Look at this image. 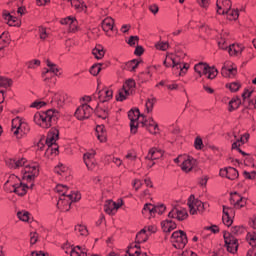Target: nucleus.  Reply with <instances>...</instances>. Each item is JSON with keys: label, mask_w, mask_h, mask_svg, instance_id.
Returning <instances> with one entry per match:
<instances>
[{"label": "nucleus", "mask_w": 256, "mask_h": 256, "mask_svg": "<svg viewBox=\"0 0 256 256\" xmlns=\"http://www.w3.org/2000/svg\"><path fill=\"white\" fill-rule=\"evenodd\" d=\"M100 72H101V64H94L90 68L91 75L97 76V75H99Z\"/></svg>", "instance_id": "obj_54"}, {"label": "nucleus", "mask_w": 256, "mask_h": 256, "mask_svg": "<svg viewBox=\"0 0 256 256\" xmlns=\"http://www.w3.org/2000/svg\"><path fill=\"white\" fill-rule=\"evenodd\" d=\"M9 45V34L3 32L0 36V49H4V47H7Z\"/></svg>", "instance_id": "obj_41"}, {"label": "nucleus", "mask_w": 256, "mask_h": 256, "mask_svg": "<svg viewBox=\"0 0 256 256\" xmlns=\"http://www.w3.org/2000/svg\"><path fill=\"white\" fill-rule=\"evenodd\" d=\"M54 173L57 175H60L62 179H68L69 178V167L65 166L62 163H59L55 168H54Z\"/></svg>", "instance_id": "obj_29"}, {"label": "nucleus", "mask_w": 256, "mask_h": 256, "mask_svg": "<svg viewBox=\"0 0 256 256\" xmlns=\"http://www.w3.org/2000/svg\"><path fill=\"white\" fill-rule=\"evenodd\" d=\"M57 139H59V129L52 128L46 138L40 139L37 144V148L40 151H43L44 147L46 148L45 155L49 157V155H57L59 153V147H57Z\"/></svg>", "instance_id": "obj_3"}, {"label": "nucleus", "mask_w": 256, "mask_h": 256, "mask_svg": "<svg viewBox=\"0 0 256 256\" xmlns=\"http://www.w3.org/2000/svg\"><path fill=\"white\" fill-rule=\"evenodd\" d=\"M28 69H37L39 65H41V61L39 60H32L26 63Z\"/></svg>", "instance_id": "obj_55"}, {"label": "nucleus", "mask_w": 256, "mask_h": 256, "mask_svg": "<svg viewBox=\"0 0 256 256\" xmlns=\"http://www.w3.org/2000/svg\"><path fill=\"white\" fill-rule=\"evenodd\" d=\"M194 147L195 149H203V139L201 137H196Z\"/></svg>", "instance_id": "obj_60"}, {"label": "nucleus", "mask_w": 256, "mask_h": 256, "mask_svg": "<svg viewBox=\"0 0 256 256\" xmlns=\"http://www.w3.org/2000/svg\"><path fill=\"white\" fill-rule=\"evenodd\" d=\"M235 212L233 209L223 206V216H222V221L226 227H231L233 225V215Z\"/></svg>", "instance_id": "obj_24"}, {"label": "nucleus", "mask_w": 256, "mask_h": 256, "mask_svg": "<svg viewBox=\"0 0 256 256\" xmlns=\"http://www.w3.org/2000/svg\"><path fill=\"white\" fill-rule=\"evenodd\" d=\"M54 191L58 194L57 208L60 211H69L71 209V203L81 199L79 192H74L66 185L58 184Z\"/></svg>", "instance_id": "obj_2"}, {"label": "nucleus", "mask_w": 256, "mask_h": 256, "mask_svg": "<svg viewBox=\"0 0 256 256\" xmlns=\"http://www.w3.org/2000/svg\"><path fill=\"white\" fill-rule=\"evenodd\" d=\"M46 65L48 69L45 72H43L42 77L44 81L48 84L49 79L51 77V73H53V75H61V70L59 69V67H57L56 64H53L49 60L46 61Z\"/></svg>", "instance_id": "obj_18"}, {"label": "nucleus", "mask_w": 256, "mask_h": 256, "mask_svg": "<svg viewBox=\"0 0 256 256\" xmlns=\"http://www.w3.org/2000/svg\"><path fill=\"white\" fill-rule=\"evenodd\" d=\"M194 71L199 77H207V79H215L218 75V71L215 67H210L207 63L200 62L194 66Z\"/></svg>", "instance_id": "obj_9"}, {"label": "nucleus", "mask_w": 256, "mask_h": 256, "mask_svg": "<svg viewBox=\"0 0 256 256\" xmlns=\"http://www.w3.org/2000/svg\"><path fill=\"white\" fill-rule=\"evenodd\" d=\"M128 65L131 68L130 71H135V69H137V67H139V61L132 60Z\"/></svg>", "instance_id": "obj_64"}, {"label": "nucleus", "mask_w": 256, "mask_h": 256, "mask_svg": "<svg viewBox=\"0 0 256 256\" xmlns=\"http://www.w3.org/2000/svg\"><path fill=\"white\" fill-rule=\"evenodd\" d=\"M226 87L230 89L232 93H236L239 89H241V84L239 82H232L230 84H227Z\"/></svg>", "instance_id": "obj_50"}, {"label": "nucleus", "mask_w": 256, "mask_h": 256, "mask_svg": "<svg viewBox=\"0 0 256 256\" xmlns=\"http://www.w3.org/2000/svg\"><path fill=\"white\" fill-rule=\"evenodd\" d=\"M231 233L232 235H241L245 233V228H243L242 226H234L231 229Z\"/></svg>", "instance_id": "obj_52"}, {"label": "nucleus", "mask_w": 256, "mask_h": 256, "mask_svg": "<svg viewBox=\"0 0 256 256\" xmlns=\"http://www.w3.org/2000/svg\"><path fill=\"white\" fill-rule=\"evenodd\" d=\"M154 209L155 206H153V204H145L143 209H142V215H144V217H148L151 218L154 215Z\"/></svg>", "instance_id": "obj_37"}, {"label": "nucleus", "mask_w": 256, "mask_h": 256, "mask_svg": "<svg viewBox=\"0 0 256 256\" xmlns=\"http://www.w3.org/2000/svg\"><path fill=\"white\" fill-rule=\"evenodd\" d=\"M71 7H74V9L81 13L83 11H87V5H85V2L83 0H70Z\"/></svg>", "instance_id": "obj_31"}, {"label": "nucleus", "mask_w": 256, "mask_h": 256, "mask_svg": "<svg viewBox=\"0 0 256 256\" xmlns=\"http://www.w3.org/2000/svg\"><path fill=\"white\" fill-rule=\"evenodd\" d=\"M45 105H47V103H45V101L36 100L31 104V107H33L35 109H41V107H45Z\"/></svg>", "instance_id": "obj_58"}, {"label": "nucleus", "mask_w": 256, "mask_h": 256, "mask_svg": "<svg viewBox=\"0 0 256 256\" xmlns=\"http://www.w3.org/2000/svg\"><path fill=\"white\" fill-rule=\"evenodd\" d=\"M11 131L17 139H21L24 135H27V133H29V124L23 121V119L16 117L12 120Z\"/></svg>", "instance_id": "obj_8"}, {"label": "nucleus", "mask_w": 256, "mask_h": 256, "mask_svg": "<svg viewBox=\"0 0 256 256\" xmlns=\"http://www.w3.org/2000/svg\"><path fill=\"white\" fill-rule=\"evenodd\" d=\"M136 83L133 79H128L125 81L123 88L119 91V96L117 97V101H125L129 95H133V91H135Z\"/></svg>", "instance_id": "obj_13"}, {"label": "nucleus", "mask_w": 256, "mask_h": 256, "mask_svg": "<svg viewBox=\"0 0 256 256\" xmlns=\"http://www.w3.org/2000/svg\"><path fill=\"white\" fill-rule=\"evenodd\" d=\"M51 96V105L52 107H63V105H65V100L67 99V94L63 93V92H58V93H54L51 92L50 93Z\"/></svg>", "instance_id": "obj_20"}, {"label": "nucleus", "mask_w": 256, "mask_h": 256, "mask_svg": "<svg viewBox=\"0 0 256 256\" xmlns=\"http://www.w3.org/2000/svg\"><path fill=\"white\" fill-rule=\"evenodd\" d=\"M149 239V233H147V228L142 229L136 235V243H145Z\"/></svg>", "instance_id": "obj_38"}, {"label": "nucleus", "mask_w": 256, "mask_h": 256, "mask_svg": "<svg viewBox=\"0 0 256 256\" xmlns=\"http://www.w3.org/2000/svg\"><path fill=\"white\" fill-rule=\"evenodd\" d=\"M221 73L223 77L233 78L237 75V68L232 67L231 62H225L224 66L222 67Z\"/></svg>", "instance_id": "obj_27"}, {"label": "nucleus", "mask_w": 256, "mask_h": 256, "mask_svg": "<svg viewBox=\"0 0 256 256\" xmlns=\"http://www.w3.org/2000/svg\"><path fill=\"white\" fill-rule=\"evenodd\" d=\"M161 157H163V150L152 148L146 156V159H148V161H156V159H161Z\"/></svg>", "instance_id": "obj_30"}, {"label": "nucleus", "mask_w": 256, "mask_h": 256, "mask_svg": "<svg viewBox=\"0 0 256 256\" xmlns=\"http://www.w3.org/2000/svg\"><path fill=\"white\" fill-rule=\"evenodd\" d=\"M239 105H241V99L240 98H233L229 102L228 111L232 112V111H235V109H239Z\"/></svg>", "instance_id": "obj_39"}, {"label": "nucleus", "mask_w": 256, "mask_h": 256, "mask_svg": "<svg viewBox=\"0 0 256 256\" xmlns=\"http://www.w3.org/2000/svg\"><path fill=\"white\" fill-rule=\"evenodd\" d=\"M17 217L20 219V221L28 222L29 219H31V214L25 210H22L17 212Z\"/></svg>", "instance_id": "obj_43"}, {"label": "nucleus", "mask_w": 256, "mask_h": 256, "mask_svg": "<svg viewBox=\"0 0 256 256\" xmlns=\"http://www.w3.org/2000/svg\"><path fill=\"white\" fill-rule=\"evenodd\" d=\"M101 25L105 33L113 31V25H115V20H113V18L111 17H107L102 21Z\"/></svg>", "instance_id": "obj_34"}, {"label": "nucleus", "mask_w": 256, "mask_h": 256, "mask_svg": "<svg viewBox=\"0 0 256 256\" xmlns=\"http://www.w3.org/2000/svg\"><path fill=\"white\" fill-rule=\"evenodd\" d=\"M229 43H227V40H225V38H221L219 41H218V47L219 49H223V50H229Z\"/></svg>", "instance_id": "obj_56"}, {"label": "nucleus", "mask_w": 256, "mask_h": 256, "mask_svg": "<svg viewBox=\"0 0 256 256\" xmlns=\"http://www.w3.org/2000/svg\"><path fill=\"white\" fill-rule=\"evenodd\" d=\"M144 127L149 131V133H152V135H157L159 133V125L153 118H148L147 120H144L142 122Z\"/></svg>", "instance_id": "obj_28"}, {"label": "nucleus", "mask_w": 256, "mask_h": 256, "mask_svg": "<svg viewBox=\"0 0 256 256\" xmlns=\"http://www.w3.org/2000/svg\"><path fill=\"white\" fill-rule=\"evenodd\" d=\"M123 205V202H113V200L106 201L104 205V211L108 215H115L119 207Z\"/></svg>", "instance_id": "obj_23"}, {"label": "nucleus", "mask_w": 256, "mask_h": 256, "mask_svg": "<svg viewBox=\"0 0 256 256\" xmlns=\"http://www.w3.org/2000/svg\"><path fill=\"white\" fill-rule=\"evenodd\" d=\"M169 219H176L177 221H185L189 217L187 209L181 207L180 205L173 206L168 213Z\"/></svg>", "instance_id": "obj_14"}, {"label": "nucleus", "mask_w": 256, "mask_h": 256, "mask_svg": "<svg viewBox=\"0 0 256 256\" xmlns=\"http://www.w3.org/2000/svg\"><path fill=\"white\" fill-rule=\"evenodd\" d=\"M75 231L80 233V235H82L83 237H87V235H89V230H87V226H85L83 224L77 225L75 227Z\"/></svg>", "instance_id": "obj_45"}, {"label": "nucleus", "mask_w": 256, "mask_h": 256, "mask_svg": "<svg viewBox=\"0 0 256 256\" xmlns=\"http://www.w3.org/2000/svg\"><path fill=\"white\" fill-rule=\"evenodd\" d=\"M6 165L10 169H18L22 175V180L33 183L39 176V163L29 162L25 158H15L6 160Z\"/></svg>", "instance_id": "obj_1"}, {"label": "nucleus", "mask_w": 256, "mask_h": 256, "mask_svg": "<svg viewBox=\"0 0 256 256\" xmlns=\"http://www.w3.org/2000/svg\"><path fill=\"white\" fill-rule=\"evenodd\" d=\"M4 19L8 22V25H10L12 27L17 25V21H18L17 17H15L11 14H6L4 16Z\"/></svg>", "instance_id": "obj_47"}, {"label": "nucleus", "mask_w": 256, "mask_h": 256, "mask_svg": "<svg viewBox=\"0 0 256 256\" xmlns=\"http://www.w3.org/2000/svg\"><path fill=\"white\" fill-rule=\"evenodd\" d=\"M170 241L175 249H185V245H187L188 242L187 234L181 230L175 231L172 234Z\"/></svg>", "instance_id": "obj_12"}, {"label": "nucleus", "mask_w": 256, "mask_h": 256, "mask_svg": "<svg viewBox=\"0 0 256 256\" xmlns=\"http://www.w3.org/2000/svg\"><path fill=\"white\" fill-rule=\"evenodd\" d=\"M155 47L159 51H167L169 49V43L160 41V42L156 43Z\"/></svg>", "instance_id": "obj_51"}, {"label": "nucleus", "mask_w": 256, "mask_h": 256, "mask_svg": "<svg viewBox=\"0 0 256 256\" xmlns=\"http://www.w3.org/2000/svg\"><path fill=\"white\" fill-rule=\"evenodd\" d=\"M141 113L139 112V109L136 110H130L128 112V118L130 119V131L133 135L137 133V127H139V117Z\"/></svg>", "instance_id": "obj_17"}, {"label": "nucleus", "mask_w": 256, "mask_h": 256, "mask_svg": "<svg viewBox=\"0 0 256 256\" xmlns=\"http://www.w3.org/2000/svg\"><path fill=\"white\" fill-rule=\"evenodd\" d=\"M127 254L129 256H139V255H141V252L139 251V248L137 247V244H135L134 246H131L127 250Z\"/></svg>", "instance_id": "obj_48"}, {"label": "nucleus", "mask_w": 256, "mask_h": 256, "mask_svg": "<svg viewBox=\"0 0 256 256\" xmlns=\"http://www.w3.org/2000/svg\"><path fill=\"white\" fill-rule=\"evenodd\" d=\"M94 99H99L100 103H106V101H111L113 99V90L109 88H104L93 95Z\"/></svg>", "instance_id": "obj_21"}, {"label": "nucleus", "mask_w": 256, "mask_h": 256, "mask_svg": "<svg viewBox=\"0 0 256 256\" xmlns=\"http://www.w3.org/2000/svg\"><path fill=\"white\" fill-rule=\"evenodd\" d=\"M83 162L85 163L89 171H92V169H95V151L92 150L90 152L84 153Z\"/></svg>", "instance_id": "obj_26"}, {"label": "nucleus", "mask_w": 256, "mask_h": 256, "mask_svg": "<svg viewBox=\"0 0 256 256\" xmlns=\"http://www.w3.org/2000/svg\"><path fill=\"white\" fill-rule=\"evenodd\" d=\"M251 95H253V90L245 89L244 93H242L243 101H248Z\"/></svg>", "instance_id": "obj_59"}, {"label": "nucleus", "mask_w": 256, "mask_h": 256, "mask_svg": "<svg viewBox=\"0 0 256 256\" xmlns=\"http://www.w3.org/2000/svg\"><path fill=\"white\" fill-rule=\"evenodd\" d=\"M230 203L233 205L234 209H241L247 205V198L242 197L237 192L231 194Z\"/></svg>", "instance_id": "obj_22"}, {"label": "nucleus", "mask_w": 256, "mask_h": 256, "mask_svg": "<svg viewBox=\"0 0 256 256\" xmlns=\"http://www.w3.org/2000/svg\"><path fill=\"white\" fill-rule=\"evenodd\" d=\"M243 175H244L245 179H255V177H256L255 171H252V172L244 171Z\"/></svg>", "instance_id": "obj_62"}, {"label": "nucleus", "mask_w": 256, "mask_h": 256, "mask_svg": "<svg viewBox=\"0 0 256 256\" xmlns=\"http://www.w3.org/2000/svg\"><path fill=\"white\" fill-rule=\"evenodd\" d=\"M216 7L218 15H227L230 21L239 19V10L231 8V0H217Z\"/></svg>", "instance_id": "obj_7"}, {"label": "nucleus", "mask_w": 256, "mask_h": 256, "mask_svg": "<svg viewBox=\"0 0 256 256\" xmlns=\"http://www.w3.org/2000/svg\"><path fill=\"white\" fill-rule=\"evenodd\" d=\"M91 115H93V107L89 104H81L75 111V117L79 121L89 119Z\"/></svg>", "instance_id": "obj_15"}, {"label": "nucleus", "mask_w": 256, "mask_h": 256, "mask_svg": "<svg viewBox=\"0 0 256 256\" xmlns=\"http://www.w3.org/2000/svg\"><path fill=\"white\" fill-rule=\"evenodd\" d=\"M187 205L190 209V215H197V213H203L207 207H209L208 204H205L201 202L199 199H195V196L191 195L188 199Z\"/></svg>", "instance_id": "obj_11"}, {"label": "nucleus", "mask_w": 256, "mask_h": 256, "mask_svg": "<svg viewBox=\"0 0 256 256\" xmlns=\"http://www.w3.org/2000/svg\"><path fill=\"white\" fill-rule=\"evenodd\" d=\"M38 31H39L40 39H42V41H45V39H47V37H49V35L51 34V30L43 26H40L38 28Z\"/></svg>", "instance_id": "obj_42"}, {"label": "nucleus", "mask_w": 256, "mask_h": 256, "mask_svg": "<svg viewBox=\"0 0 256 256\" xmlns=\"http://www.w3.org/2000/svg\"><path fill=\"white\" fill-rule=\"evenodd\" d=\"M33 183L31 182H22L19 177L16 175H10L7 182L5 183V187H11L10 193H16L20 197L26 195L28 189H33Z\"/></svg>", "instance_id": "obj_6"}, {"label": "nucleus", "mask_w": 256, "mask_h": 256, "mask_svg": "<svg viewBox=\"0 0 256 256\" xmlns=\"http://www.w3.org/2000/svg\"><path fill=\"white\" fill-rule=\"evenodd\" d=\"M185 57H187V55L183 51H176L174 54L167 53L163 63L165 67L179 69V75H185L187 69H189V64L183 62Z\"/></svg>", "instance_id": "obj_4"}, {"label": "nucleus", "mask_w": 256, "mask_h": 256, "mask_svg": "<svg viewBox=\"0 0 256 256\" xmlns=\"http://www.w3.org/2000/svg\"><path fill=\"white\" fill-rule=\"evenodd\" d=\"M220 177H226L230 181H235L239 177V172L233 167H228L220 170Z\"/></svg>", "instance_id": "obj_25"}, {"label": "nucleus", "mask_w": 256, "mask_h": 256, "mask_svg": "<svg viewBox=\"0 0 256 256\" xmlns=\"http://www.w3.org/2000/svg\"><path fill=\"white\" fill-rule=\"evenodd\" d=\"M156 101H157V99H155V98H149L146 101L145 107H146L147 113H151V111H153V107H154Z\"/></svg>", "instance_id": "obj_46"}, {"label": "nucleus", "mask_w": 256, "mask_h": 256, "mask_svg": "<svg viewBox=\"0 0 256 256\" xmlns=\"http://www.w3.org/2000/svg\"><path fill=\"white\" fill-rule=\"evenodd\" d=\"M94 113L99 117L100 119H107L109 117V110L107 109H99L97 108Z\"/></svg>", "instance_id": "obj_44"}, {"label": "nucleus", "mask_w": 256, "mask_h": 256, "mask_svg": "<svg viewBox=\"0 0 256 256\" xmlns=\"http://www.w3.org/2000/svg\"><path fill=\"white\" fill-rule=\"evenodd\" d=\"M162 229L164 233H170V231H173V229L177 228V224L169 219L164 220L162 223Z\"/></svg>", "instance_id": "obj_33"}, {"label": "nucleus", "mask_w": 256, "mask_h": 256, "mask_svg": "<svg viewBox=\"0 0 256 256\" xmlns=\"http://www.w3.org/2000/svg\"><path fill=\"white\" fill-rule=\"evenodd\" d=\"M12 83L13 82L11 81V79L0 77V87H3V89H7L8 87H11Z\"/></svg>", "instance_id": "obj_49"}, {"label": "nucleus", "mask_w": 256, "mask_h": 256, "mask_svg": "<svg viewBox=\"0 0 256 256\" xmlns=\"http://www.w3.org/2000/svg\"><path fill=\"white\" fill-rule=\"evenodd\" d=\"M243 52V45L241 44H230L228 47L229 55H241Z\"/></svg>", "instance_id": "obj_35"}, {"label": "nucleus", "mask_w": 256, "mask_h": 256, "mask_svg": "<svg viewBox=\"0 0 256 256\" xmlns=\"http://www.w3.org/2000/svg\"><path fill=\"white\" fill-rule=\"evenodd\" d=\"M165 209H167V208L163 204L154 206V215H155V213H158V215H163V213H165Z\"/></svg>", "instance_id": "obj_57"}, {"label": "nucleus", "mask_w": 256, "mask_h": 256, "mask_svg": "<svg viewBox=\"0 0 256 256\" xmlns=\"http://www.w3.org/2000/svg\"><path fill=\"white\" fill-rule=\"evenodd\" d=\"M96 135L97 139L99 140L100 143H105L107 136L105 134V126L103 125H98L96 127Z\"/></svg>", "instance_id": "obj_36"}, {"label": "nucleus", "mask_w": 256, "mask_h": 256, "mask_svg": "<svg viewBox=\"0 0 256 256\" xmlns=\"http://www.w3.org/2000/svg\"><path fill=\"white\" fill-rule=\"evenodd\" d=\"M59 119V112L55 109H49L45 112H37L34 115V123L42 127V129H49L53 123Z\"/></svg>", "instance_id": "obj_5"}, {"label": "nucleus", "mask_w": 256, "mask_h": 256, "mask_svg": "<svg viewBox=\"0 0 256 256\" xmlns=\"http://www.w3.org/2000/svg\"><path fill=\"white\" fill-rule=\"evenodd\" d=\"M139 41V37L137 36H131L128 40V45L133 47V45H136V43Z\"/></svg>", "instance_id": "obj_63"}, {"label": "nucleus", "mask_w": 256, "mask_h": 256, "mask_svg": "<svg viewBox=\"0 0 256 256\" xmlns=\"http://www.w3.org/2000/svg\"><path fill=\"white\" fill-rule=\"evenodd\" d=\"M38 239H39V234H37V232L30 233V243L32 245H35V243H37Z\"/></svg>", "instance_id": "obj_61"}, {"label": "nucleus", "mask_w": 256, "mask_h": 256, "mask_svg": "<svg viewBox=\"0 0 256 256\" xmlns=\"http://www.w3.org/2000/svg\"><path fill=\"white\" fill-rule=\"evenodd\" d=\"M92 55H94L95 59H103L105 51L103 50V47L98 46L92 50Z\"/></svg>", "instance_id": "obj_40"}, {"label": "nucleus", "mask_w": 256, "mask_h": 256, "mask_svg": "<svg viewBox=\"0 0 256 256\" xmlns=\"http://www.w3.org/2000/svg\"><path fill=\"white\" fill-rule=\"evenodd\" d=\"M174 162L177 164L181 163V169L185 171V173H189V171H192L193 168L197 166V160L187 155L178 156Z\"/></svg>", "instance_id": "obj_10"}, {"label": "nucleus", "mask_w": 256, "mask_h": 256, "mask_svg": "<svg viewBox=\"0 0 256 256\" xmlns=\"http://www.w3.org/2000/svg\"><path fill=\"white\" fill-rule=\"evenodd\" d=\"M247 239H248V241H249V244H250L252 247H255V245H256V233H255V232H253V233L249 232V233L247 234Z\"/></svg>", "instance_id": "obj_53"}, {"label": "nucleus", "mask_w": 256, "mask_h": 256, "mask_svg": "<svg viewBox=\"0 0 256 256\" xmlns=\"http://www.w3.org/2000/svg\"><path fill=\"white\" fill-rule=\"evenodd\" d=\"M61 25H66L68 27V31L70 33H75L79 31V22L77 21L76 17L68 16L66 18H63L60 21Z\"/></svg>", "instance_id": "obj_19"}, {"label": "nucleus", "mask_w": 256, "mask_h": 256, "mask_svg": "<svg viewBox=\"0 0 256 256\" xmlns=\"http://www.w3.org/2000/svg\"><path fill=\"white\" fill-rule=\"evenodd\" d=\"M234 139L236 141L232 144V149H237V151L242 153V155H245V153L243 151H241V149H239V147H241V145H243V143H245V141H247V139H249V135H246L244 137L242 136L241 138H237V135L234 134Z\"/></svg>", "instance_id": "obj_32"}, {"label": "nucleus", "mask_w": 256, "mask_h": 256, "mask_svg": "<svg viewBox=\"0 0 256 256\" xmlns=\"http://www.w3.org/2000/svg\"><path fill=\"white\" fill-rule=\"evenodd\" d=\"M224 241L227 251L235 255V253H237V249H239V242H237V239L232 236L231 233L224 232Z\"/></svg>", "instance_id": "obj_16"}]
</instances>
